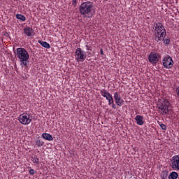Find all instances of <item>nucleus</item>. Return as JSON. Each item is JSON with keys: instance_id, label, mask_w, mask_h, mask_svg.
I'll list each match as a JSON object with an SVG mask.
<instances>
[{"instance_id": "1", "label": "nucleus", "mask_w": 179, "mask_h": 179, "mask_svg": "<svg viewBox=\"0 0 179 179\" xmlns=\"http://www.w3.org/2000/svg\"><path fill=\"white\" fill-rule=\"evenodd\" d=\"M79 12L84 17L91 19L96 15V10L93 6V3L91 1L83 2L79 7Z\"/></svg>"}, {"instance_id": "2", "label": "nucleus", "mask_w": 179, "mask_h": 179, "mask_svg": "<svg viewBox=\"0 0 179 179\" xmlns=\"http://www.w3.org/2000/svg\"><path fill=\"white\" fill-rule=\"evenodd\" d=\"M157 107L158 108V113H161L162 115H167V114H171L173 112L171 110V103L167 99H159Z\"/></svg>"}, {"instance_id": "3", "label": "nucleus", "mask_w": 179, "mask_h": 179, "mask_svg": "<svg viewBox=\"0 0 179 179\" xmlns=\"http://www.w3.org/2000/svg\"><path fill=\"white\" fill-rule=\"evenodd\" d=\"M15 57L19 58L21 66L22 68L23 66H27V62H29V58L30 57L29 52L24 48H18L15 50Z\"/></svg>"}, {"instance_id": "4", "label": "nucleus", "mask_w": 179, "mask_h": 179, "mask_svg": "<svg viewBox=\"0 0 179 179\" xmlns=\"http://www.w3.org/2000/svg\"><path fill=\"white\" fill-rule=\"evenodd\" d=\"M76 59H77L78 62H83L86 59V52L82 50V48H78L76 50L75 52Z\"/></svg>"}, {"instance_id": "5", "label": "nucleus", "mask_w": 179, "mask_h": 179, "mask_svg": "<svg viewBox=\"0 0 179 179\" xmlns=\"http://www.w3.org/2000/svg\"><path fill=\"white\" fill-rule=\"evenodd\" d=\"M162 65L166 69H171V68H173V65H174L173 58L169 55L164 57L162 59Z\"/></svg>"}, {"instance_id": "6", "label": "nucleus", "mask_w": 179, "mask_h": 179, "mask_svg": "<svg viewBox=\"0 0 179 179\" xmlns=\"http://www.w3.org/2000/svg\"><path fill=\"white\" fill-rule=\"evenodd\" d=\"M19 121L22 125H29L31 122V115L30 114H22L19 117Z\"/></svg>"}, {"instance_id": "7", "label": "nucleus", "mask_w": 179, "mask_h": 179, "mask_svg": "<svg viewBox=\"0 0 179 179\" xmlns=\"http://www.w3.org/2000/svg\"><path fill=\"white\" fill-rule=\"evenodd\" d=\"M160 59V55L156 52H151L148 55V61L150 64H157Z\"/></svg>"}, {"instance_id": "8", "label": "nucleus", "mask_w": 179, "mask_h": 179, "mask_svg": "<svg viewBox=\"0 0 179 179\" xmlns=\"http://www.w3.org/2000/svg\"><path fill=\"white\" fill-rule=\"evenodd\" d=\"M153 27H155L153 33L162 34L163 31L166 33V29L161 22H154Z\"/></svg>"}, {"instance_id": "9", "label": "nucleus", "mask_w": 179, "mask_h": 179, "mask_svg": "<svg viewBox=\"0 0 179 179\" xmlns=\"http://www.w3.org/2000/svg\"><path fill=\"white\" fill-rule=\"evenodd\" d=\"M114 100L115 102L116 106H119V107H121V106H124L125 101L121 98V95L117 92L114 93L113 95Z\"/></svg>"}, {"instance_id": "10", "label": "nucleus", "mask_w": 179, "mask_h": 179, "mask_svg": "<svg viewBox=\"0 0 179 179\" xmlns=\"http://www.w3.org/2000/svg\"><path fill=\"white\" fill-rule=\"evenodd\" d=\"M171 168L173 170L179 171V155H175L171 159Z\"/></svg>"}, {"instance_id": "11", "label": "nucleus", "mask_w": 179, "mask_h": 179, "mask_svg": "<svg viewBox=\"0 0 179 179\" xmlns=\"http://www.w3.org/2000/svg\"><path fill=\"white\" fill-rule=\"evenodd\" d=\"M166 33L164 31L161 32V34L158 33H153L152 40L155 41L156 43H159V41H162L164 37H166Z\"/></svg>"}, {"instance_id": "12", "label": "nucleus", "mask_w": 179, "mask_h": 179, "mask_svg": "<svg viewBox=\"0 0 179 179\" xmlns=\"http://www.w3.org/2000/svg\"><path fill=\"white\" fill-rule=\"evenodd\" d=\"M24 33L27 37H30L34 35V29L30 27H27L24 29Z\"/></svg>"}, {"instance_id": "13", "label": "nucleus", "mask_w": 179, "mask_h": 179, "mask_svg": "<svg viewBox=\"0 0 179 179\" xmlns=\"http://www.w3.org/2000/svg\"><path fill=\"white\" fill-rule=\"evenodd\" d=\"M135 120L138 125H143V124H145V122L143 121V116L142 115H136Z\"/></svg>"}, {"instance_id": "14", "label": "nucleus", "mask_w": 179, "mask_h": 179, "mask_svg": "<svg viewBox=\"0 0 179 179\" xmlns=\"http://www.w3.org/2000/svg\"><path fill=\"white\" fill-rule=\"evenodd\" d=\"M42 138L45 139V141H54V137L48 133H43L42 134Z\"/></svg>"}, {"instance_id": "15", "label": "nucleus", "mask_w": 179, "mask_h": 179, "mask_svg": "<svg viewBox=\"0 0 179 179\" xmlns=\"http://www.w3.org/2000/svg\"><path fill=\"white\" fill-rule=\"evenodd\" d=\"M101 94L103 97H105V99H108V97H110L111 94H110L107 90H101Z\"/></svg>"}, {"instance_id": "16", "label": "nucleus", "mask_w": 179, "mask_h": 179, "mask_svg": "<svg viewBox=\"0 0 179 179\" xmlns=\"http://www.w3.org/2000/svg\"><path fill=\"white\" fill-rule=\"evenodd\" d=\"M38 43L42 45V47H44V48L50 49L51 48V45H50V43L45 42V41H38Z\"/></svg>"}, {"instance_id": "17", "label": "nucleus", "mask_w": 179, "mask_h": 179, "mask_svg": "<svg viewBox=\"0 0 179 179\" xmlns=\"http://www.w3.org/2000/svg\"><path fill=\"white\" fill-rule=\"evenodd\" d=\"M169 179H177L178 178V173L176 172V171H173L171 172L169 177H168Z\"/></svg>"}, {"instance_id": "18", "label": "nucleus", "mask_w": 179, "mask_h": 179, "mask_svg": "<svg viewBox=\"0 0 179 179\" xmlns=\"http://www.w3.org/2000/svg\"><path fill=\"white\" fill-rule=\"evenodd\" d=\"M161 178H166L167 177H169V171L168 170H165V171H162L160 175Z\"/></svg>"}, {"instance_id": "19", "label": "nucleus", "mask_w": 179, "mask_h": 179, "mask_svg": "<svg viewBox=\"0 0 179 179\" xmlns=\"http://www.w3.org/2000/svg\"><path fill=\"white\" fill-rule=\"evenodd\" d=\"M16 18L19 20H22V22H26V17L22 14H17Z\"/></svg>"}, {"instance_id": "20", "label": "nucleus", "mask_w": 179, "mask_h": 179, "mask_svg": "<svg viewBox=\"0 0 179 179\" xmlns=\"http://www.w3.org/2000/svg\"><path fill=\"white\" fill-rule=\"evenodd\" d=\"M36 145L38 148H41V146H44V141H41L40 138H38L36 141Z\"/></svg>"}, {"instance_id": "21", "label": "nucleus", "mask_w": 179, "mask_h": 179, "mask_svg": "<svg viewBox=\"0 0 179 179\" xmlns=\"http://www.w3.org/2000/svg\"><path fill=\"white\" fill-rule=\"evenodd\" d=\"M32 162L33 163H36V164H38V163H40V161L36 156L32 157Z\"/></svg>"}, {"instance_id": "22", "label": "nucleus", "mask_w": 179, "mask_h": 179, "mask_svg": "<svg viewBox=\"0 0 179 179\" xmlns=\"http://www.w3.org/2000/svg\"><path fill=\"white\" fill-rule=\"evenodd\" d=\"M106 100L108 101V106H111V103L114 101V99L113 98V95L109 96Z\"/></svg>"}, {"instance_id": "23", "label": "nucleus", "mask_w": 179, "mask_h": 179, "mask_svg": "<svg viewBox=\"0 0 179 179\" xmlns=\"http://www.w3.org/2000/svg\"><path fill=\"white\" fill-rule=\"evenodd\" d=\"M160 127H161L162 129H163V131H166V129H167V126L163 123H162L160 124Z\"/></svg>"}, {"instance_id": "24", "label": "nucleus", "mask_w": 179, "mask_h": 179, "mask_svg": "<svg viewBox=\"0 0 179 179\" xmlns=\"http://www.w3.org/2000/svg\"><path fill=\"white\" fill-rule=\"evenodd\" d=\"M164 41V43L166 45L170 44V38H167V39H164V38H163L162 39Z\"/></svg>"}, {"instance_id": "25", "label": "nucleus", "mask_w": 179, "mask_h": 179, "mask_svg": "<svg viewBox=\"0 0 179 179\" xmlns=\"http://www.w3.org/2000/svg\"><path fill=\"white\" fill-rule=\"evenodd\" d=\"M36 173H37V171H34V169H30L29 170V174L31 176H34V174H36Z\"/></svg>"}, {"instance_id": "26", "label": "nucleus", "mask_w": 179, "mask_h": 179, "mask_svg": "<svg viewBox=\"0 0 179 179\" xmlns=\"http://www.w3.org/2000/svg\"><path fill=\"white\" fill-rule=\"evenodd\" d=\"M110 105H112V108H113L114 110H117V105L114 103V101Z\"/></svg>"}, {"instance_id": "27", "label": "nucleus", "mask_w": 179, "mask_h": 179, "mask_svg": "<svg viewBox=\"0 0 179 179\" xmlns=\"http://www.w3.org/2000/svg\"><path fill=\"white\" fill-rule=\"evenodd\" d=\"M72 5H73L74 6H76V0L72 1Z\"/></svg>"}, {"instance_id": "28", "label": "nucleus", "mask_w": 179, "mask_h": 179, "mask_svg": "<svg viewBox=\"0 0 179 179\" xmlns=\"http://www.w3.org/2000/svg\"><path fill=\"white\" fill-rule=\"evenodd\" d=\"M100 54L101 55H104V51L103 50V49H100Z\"/></svg>"}, {"instance_id": "29", "label": "nucleus", "mask_w": 179, "mask_h": 179, "mask_svg": "<svg viewBox=\"0 0 179 179\" xmlns=\"http://www.w3.org/2000/svg\"><path fill=\"white\" fill-rule=\"evenodd\" d=\"M86 48L88 51H92V49L87 45H86Z\"/></svg>"}, {"instance_id": "30", "label": "nucleus", "mask_w": 179, "mask_h": 179, "mask_svg": "<svg viewBox=\"0 0 179 179\" xmlns=\"http://www.w3.org/2000/svg\"><path fill=\"white\" fill-rule=\"evenodd\" d=\"M5 36H6V37H9V33L6 32Z\"/></svg>"}, {"instance_id": "31", "label": "nucleus", "mask_w": 179, "mask_h": 179, "mask_svg": "<svg viewBox=\"0 0 179 179\" xmlns=\"http://www.w3.org/2000/svg\"><path fill=\"white\" fill-rule=\"evenodd\" d=\"M88 55H92V53L90 52V53L88 54Z\"/></svg>"}, {"instance_id": "32", "label": "nucleus", "mask_w": 179, "mask_h": 179, "mask_svg": "<svg viewBox=\"0 0 179 179\" xmlns=\"http://www.w3.org/2000/svg\"><path fill=\"white\" fill-rule=\"evenodd\" d=\"M161 179H166V178H161Z\"/></svg>"}, {"instance_id": "33", "label": "nucleus", "mask_w": 179, "mask_h": 179, "mask_svg": "<svg viewBox=\"0 0 179 179\" xmlns=\"http://www.w3.org/2000/svg\"><path fill=\"white\" fill-rule=\"evenodd\" d=\"M103 1H108V0H103Z\"/></svg>"}]
</instances>
